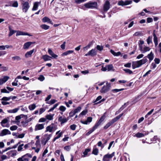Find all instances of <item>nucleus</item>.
Returning <instances> with one entry per match:
<instances>
[{
  "label": "nucleus",
  "instance_id": "obj_33",
  "mask_svg": "<svg viewBox=\"0 0 161 161\" xmlns=\"http://www.w3.org/2000/svg\"><path fill=\"white\" fill-rule=\"evenodd\" d=\"M39 2H36L34 3V5L32 9V10L33 11L36 10L38 6Z\"/></svg>",
  "mask_w": 161,
  "mask_h": 161
},
{
  "label": "nucleus",
  "instance_id": "obj_21",
  "mask_svg": "<svg viewBox=\"0 0 161 161\" xmlns=\"http://www.w3.org/2000/svg\"><path fill=\"white\" fill-rule=\"evenodd\" d=\"M48 53L49 55H51L52 57L54 58H56L58 57V56L54 53L52 50L50 49H48Z\"/></svg>",
  "mask_w": 161,
  "mask_h": 161
},
{
  "label": "nucleus",
  "instance_id": "obj_18",
  "mask_svg": "<svg viewBox=\"0 0 161 161\" xmlns=\"http://www.w3.org/2000/svg\"><path fill=\"white\" fill-rule=\"evenodd\" d=\"M24 117H25L26 119L27 118V115H25L24 114H20L19 115L16 116L15 117V119L17 120V123H19V120L21 118H22Z\"/></svg>",
  "mask_w": 161,
  "mask_h": 161
},
{
  "label": "nucleus",
  "instance_id": "obj_5",
  "mask_svg": "<svg viewBox=\"0 0 161 161\" xmlns=\"http://www.w3.org/2000/svg\"><path fill=\"white\" fill-rule=\"evenodd\" d=\"M52 136V134L48 135L47 134H45L44 135L43 138L41 141L42 144L43 145H46L48 141L50 140Z\"/></svg>",
  "mask_w": 161,
  "mask_h": 161
},
{
  "label": "nucleus",
  "instance_id": "obj_54",
  "mask_svg": "<svg viewBox=\"0 0 161 161\" xmlns=\"http://www.w3.org/2000/svg\"><path fill=\"white\" fill-rule=\"evenodd\" d=\"M18 128V127L16 125H13L12 126H11L10 128V129L11 130H16Z\"/></svg>",
  "mask_w": 161,
  "mask_h": 161
},
{
  "label": "nucleus",
  "instance_id": "obj_43",
  "mask_svg": "<svg viewBox=\"0 0 161 161\" xmlns=\"http://www.w3.org/2000/svg\"><path fill=\"white\" fill-rule=\"evenodd\" d=\"M41 27L42 29L46 30L48 29L49 28V26L45 24H43L41 25Z\"/></svg>",
  "mask_w": 161,
  "mask_h": 161
},
{
  "label": "nucleus",
  "instance_id": "obj_47",
  "mask_svg": "<svg viewBox=\"0 0 161 161\" xmlns=\"http://www.w3.org/2000/svg\"><path fill=\"white\" fill-rule=\"evenodd\" d=\"M10 99V97H4L2 98L1 100L3 101H9Z\"/></svg>",
  "mask_w": 161,
  "mask_h": 161
},
{
  "label": "nucleus",
  "instance_id": "obj_52",
  "mask_svg": "<svg viewBox=\"0 0 161 161\" xmlns=\"http://www.w3.org/2000/svg\"><path fill=\"white\" fill-rule=\"evenodd\" d=\"M81 109V108L79 106L76 109H75L74 111L76 114L79 112Z\"/></svg>",
  "mask_w": 161,
  "mask_h": 161
},
{
  "label": "nucleus",
  "instance_id": "obj_64",
  "mask_svg": "<svg viewBox=\"0 0 161 161\" xmlns=\"http://www.w3.org/2000/svg\"><path fill=\"white\" fill-rule=\"evenodd\" d=\"M45 111V109L44 108H42L40 109L39 110V114H42Z\"/></svg>",
  "mask_w": 161,
  "mask_h": 161
},
{
  "label": "nucleus",
  "instance_id": "obj_63",
  "mask_svg": "<svg viewBox=\"0 0 161 161\" xmlns=\"http://www.w3.org/2000/svg\"><path fill=\"white\" fill-rule=\"evenodd\" d=\"M70 127L71 129L74 130L75 129V128H76V125H75L73 124L72 125H71Z\"/></svg>",
  "mask_w": 161,
  "mask_h": 161
},
{
  "label": "nucleus",
  "instance_id": "obj_15",
  "mask_svg": "<svg viewBox=\"0 0 161 161\" xmlns=\"http://www.w3.org/2000/svg\"><path fill=\"white\" fill-rule=\"evenodd\" d=\"M53 125L54 124L53 123H52L51 125L47 126L46 128L45 132L47 131H49L50 132H52L53 129Z\"/></svg>",
  "mask_w": 161,
  "mask_h": 161
},
{
  "label": "nucleus",
  "instance_id": "obj_16",
  "mask_svg": "<svg viewBox=\"0 0 161 161\" xmlns=\"http://www.w3.org/2000/svg\"><path fill=\"white\" fill-rule=\"evenodd\" d=\"M60 132V130H59L56 132V134L58 135L53 138V142H55L57 139L59 138L61 136L63 133L62 132Z\"/></svg>",
  "mask_w": 161,
  "mask_h": 161
},
{
  "label": "nucleus",
  "instance_id": "obj_10",
  "mask_svg": "<svg viewBox=\"0 0 161 161\" xmlns=\"http://www.w3.org/2000/svg\"><path fill=\"white\" fill-rule=\"evenodd\" d=\"M110 3L108 1H106L103 6L104 11H107L110 8Z\"/></svg>",
  "mask_w": 161,
  "mask_h": 161
},
{
  "label": "nucleus",
  "instance_id": "obj_17",
  "mask_svg": "<svg viewBox=\"0 0 161 161\" xmlns=\"http://www.w3.org/2000/svg\"><path fill=\"white\" fill-rule=\"evenodd\" d=\"M9 77L7 76H4L3 78L0 79V85H2L4 83H5L8 80Z\"/></svg>",
  "mask_w": 161,
  "mask_h": 161
},
{
  "label": "nucleus",
  "instance_id": "obj_59",
  "mask_svg": "<svg viewBox=\"0 0 161 161\" xmlns=\"http://www.w3.org/2000/svg\"><path fill=\"white\" fill-rule=\"evenodd\" d=\"M75 114L74 110L72 111L69 113V116L70 117H73Z\"/></svg>",
  "mask_w": 161,
  "mask_h": 161
},
{
  "label": "nucleus",
  "instance_id": "obj_44",
  "mask_svg": "<svg viewBox=\"0 0 161 161\" xmlns=\"http://www.w3.org/2000/svg\"><path fill=\"white\" fill-rule=\"evenodd\" d=\"M123 70L126 73H128L129 74H132L133 72L129 69H124Z\"/></svg>",
  "mask_w": 161,
  "mask_h": 161
},
{
  "label": "nucleus",
  "instance_id": "obj_25",
  "mask_svg": "<svg viewBox=\"0 0 161 161\" xmlns=\"http://www.w3.org/2000/svg\"><path fill=\"white\" fill-rule=\"evenodd\" d=\"M42 21L43 22H47L50 24H52V22L50 19L46 17H44L42 19Z\"/></svg>",
  "mask_w": 161,
  "mask_h": 161
},
{
  "label": "nucleus",
  "instance_id": "obj_12",
  "mask_svg": "<svg viewBox=\"0 0 161 161\" xmlns=\"http://www.w3.org/2000/svg\"><path fill=\"white\" fill-rule=\"evenodd\" d=\"M11 133L10 131L8 130L4 129L1 131L0 133V136H3L7 135H10Z\"/></svg>",
  "mask_w": 161,
  "mask_h": 161
},
{
  "label": "nucleus",
  "instance_id": "obj_13",
  "mask_svg": "<svg viewBox=\"0 0 161 161\" xmlns=\"http://www.w3.org/2000/svg\"><path fill=\"white\" fill-rule=\"evenodd\" d=\"M68 119L66 118L65 117H63L61 116H60L58 119V120L61 122V125L66 122Z\"/></svg>",
  "mask_w": 161,
  "mask_h": 161
},
{
  "label": "nucleus",
  "instance_id": "obj_7",
  "mask_svg": "<svg viewBox=\"0 0 161 161\" xmlns=\"http://www.w3.org/2000/svg\"><path fill=\"white\" fill-rule=\"evenodd\" d=\"M114 153L113 152L111 154H107L105 155L103 158V161H110L114 155Z\"/></svg>",
  "mask_w": 161,
  "mask_h": 161
},
{
  "label": "nucleus",
  "instance_id": "obj_41",
  "mask_svg": "<svg viewBox=\"0 0 161 161\" xmlns=\"http://www.w3.org/2000/svg\"><path fill=\"white\" fill-rule=\"evenodd\" d=\"M17 33L16 34V36H20V35H25V33L23 31H16Z\"/></svg>",
  "mask_w": 161,
  "mask_h": 161
},
{
  "label": "nucleus",
  "instance_id": "obj_27",
  "mask_svg": "<svg viewBox=\"0 0 161 161\" xmlns=\"http://www.w3.org/2000/svg\"><path fill=\"white\" fill-rule=\"evenodd\" d=\"M154 54L152 52L147 55V58L149 59V61H151L153 59Z\"/></svg>",
  "mask_w": 161,
  "mask_h": 161
},
{
  "label": "nucleus",
  "instance_id": "obj_22",
  "mask_svg": "<svg viewBox=\"0 0 161 161\" xmlns=\"http://www.w3.org/2000/svg\"><path fill=\"white\" fill-rule=\"evenodd\" d=\"M42 58L45 61L51 60L52 57L47 55H45L42 56Z\"/></svg>",
  "mask_w": 161,
  "mask_h": 161
},
{
  "label": "nucleus",
  "instance_id": "obj_29",
  "mask_svg": "<svg viewBox=\"0 0 161 161\" xmlns=\"http://www.w3.org/2000/svg\"><path fill=\"white\" fill-rule=\"evenodd\" d=\"M144 136L145 135L144 134L138 132L135 135H134L133 136L134 137H136L138 138H140L144 137Z\"/></svg>",
  "mask_w": 161,
  "mask_h": 161
},
{
  "label": "nucleus",
  "instance_id": "obj_46",
  "mask_svg": "<svg viewBox=\"0 0 161 161\" xmlns=\"http://www.w3.org/2000/svg\"><path fill=\"white\" fill-rule=\"evenodd\" d=\"M103 47L102 46L97 45L96 46L97 49L99 51H102V50H103Z\"/></svg>",
  "mask_w": 161,
  "mask_h": 161
},
{
  "label": "nucleus",
  "instance_id": "obj_50",
  "mask_svg": "<svg viewBox=\"0 0 161 161\" xmlns=\"http://www.w3.org/2000/svg\"><path fill=\"white\" fill-rule=\"evenodd\" d=\"M90 151V149L89 148L86 149L85 150L84 152H83V154L84 155V156L87 155L88 153Z\"/></svg>",
  "mask_w": 161,
  "mask_h": 161
},
{
  "label": "nucleus",
  "instance_id": "obj_42",
  "mask_svg": "<svg viewBox=\"0 0 161 161\" xmlns=\"http://www.w3.org/2000/svg\"><path fill=\"white\" fill-rule=\"evenodd\" d=\"M124 90H125V89H124V88H121L120 89H112L111 90V91L114 92L116 93V92H117L119 91Z\"/></svg>",
  "mask_w": 161,
  "mask_h": 161
},
{
  "label": "nucleus",
  "instance_id": "obj_48",
  "mask_svg": "<svg viewBox=\"0 0 161 161\" xmlns=\"http://www.w3.org/2000/svg\"><path fill=\"white\" fill-rule=\"evenodd\" d=\"M59 109L62 112H64L66 110V108L63 106H61L59 107Z\"/></svg>",
  "mask_w": 161,
  "mask_h": 161
},
{
  "label": "nucleus",
  "instance_id": "obj_57",
  "mask_svg": "<svg viewBox=\"0 0 161 161\" xmlns=\"http://www.w3.org/2000/svg\"><path fill=\"white\" fill-rule=\"evenodd\" d=\"M24 145L23 144H22L19 145L18 148V151L19 152L21 151L23 149L22 147Z\"/></svg>",
  "mask_w": 161,
  "mask_h": 161
},
{
  "label": "nucleus",
  "instance_id": "obj_53",
  "mask_svg": "<svg viewBox=\"0 0 161 161\" xmlns=\"http://www.w3.org/2000/svg\"><path fill=\"white\" fill-rule=\"evenodd\" d=\"M1 92L4 93H9V92L5 88H3L1 89Z\"/></svg>",
  "mask_w": 161,
  "mask_h": 161
},
{
  "label": "nucleus",
  "instance_id": "obj_38",
  "mask_svg": "<svg viewBox=\"0 0 161 161\" xmlns=\"http://www.w3.org/2000/svg\"><path fill=\"white\" fill-rule=\"evenodd\" d=\"M133 36H141L143 35V34L141 31H137L134 34Z\"/></svg>",
  "mask_w": 161,
  "mask_h": 161
},
{
  "label": "nucleus",
  "instance_id": "obj_20",
  "mask_svg": "<svg viewBox=\"0 0 161 161\" xmlns=\"http://www.w3.org/2000/svg\"><path fill=\"white\" fill-rule=\"evenodd\" d=\"M8 122V119L5 118L3 119L1 122V124L3 127H7L5 124L7 123Z\"/></svg>",
  "mask_w": 161,
  "mask_h": 161
},
{
  "label": "nucleus",
  "instance_id": "obj_36",
  "mask_svg": "<svg viewBox=\"0 0 161 161\" xmlns=\"http://www.w3.org/2000/svg\"><path fill=\"white\" fill-rule=\"evenodd\" d=\"M17 152L16 150H12L8 152V153H11V157H13L17 155Z\"/></svg>",
  "mask_w": 161,
  "mask_h": 161
},
{
  "label": "nucleus",
  "instance_id": "obj_1",
  "mask_svg": "<svg viewBox=\"0 0 161 161\" xmlns=\"http://www.w3.org/2000/svg\"><path fill=\"white\" fill-rule=\"evenodd\" d=\"M147 61V60L146 57H144L142 59L136 61H133L132 63V67L133 69L138 68L142 65L145 64Z\"/></svg>",
  "mask_w": 161,
  "mask_h": 161
},
{
  "label": "nucleus",
  "instance_id": "obj_39",
  "mask_svg": "<svg viewBox=\"0 0 161 161\" xmlns=\"http://www.w3.org/2000/svg\"><path fill=\"white\" fill-rule=\"evenodd\" d=\"M36 105L35 104H33L30 105L29 106V108L30 110H32L36 108Z\"/></svg>",
  "mask_w": 161,
  "mask_h": 161
},
{
  "label": "nucleus",
  "instance_id": "obj_4",
  "mask_svg": "<svg viewBox=\"0 0 161 161\" xmlns=\"http://www.w3.org/2000/svg\"><path fill=\"white\" fill-rule=\"evenodd\" d=\"M21 4L22 6L23 11L25 13L26 12L30 7L29 3L28 2H25L22 0L21 2Z\"/></svg>",
  "mask_w": 161,
  "mask_h": 161
},
{
  "label": "nucleus",
  "instance_id": "obj_3",
  "mask_svg": "<svg viewBox=\"0 0 161 161\" xmlns=\"http://www.w3.org/2000/svg\"><path fill=\"white\" fill-rule=\"evenodd\" d=\"M32 155L29 153H27L17 159L18 161H29V158L32 157Z\"/></svg>",
  "mask_w": 161,
  "mask_h": 161
},
{
  "label": "nucleus",
  "instance_id": "obj_51",
  "mask_svg": "<svg viewBox=\"0 0 161 161\" xmlns=\"http://www.w3.org/2000/svg\"><path fill=\"white\" fill-rule=\"evenodd\" d=\"M38 80L41 81H43L45 79V77L42 75H40L38 78Z\"/></svg>",
  "mask_w": 161,
  "mask_h": 161
},
{
  "label": "nucleus",
  "instance_id": "obj_19",
  "mask_svg": "<svg viewBox=\"0 0 161 161\" xmlns=\"http://www.w3.org/2000/svg\"><path fill=\"white\" fill-rule=\"evenodd\" d=\"M34 49H32L31 51L27 52L25 53V56L26 58H28L31 56L32 54L33 53Z\"/></svg>",
  "mask_w": 161,
  "mask_h": 161
},
{
  "label": "nucleus",
  "instance_id": "obj_6",
  "mask_svg": "<svg viewBox=\"0 0 161 161\" xmlns=\"http://www.w3.org/2000/svg\"><path fill=\"white\" fill-rule=\"evenodd\" d=\"M85 7L87 8H95L97 6V3L96 2H89L84 4Z\"/></svg>",
  "mask_w": 161,
  "mask_h": 161
},
{
  "label": "nucleus",
  "instance_id": "obj_49",
  "mask_svg": "<svg viewBox=\"0 0 161 161\" xmlns=\"http://www.w3.org/2000/svg\"><path fill=\"white\" fill-rule=\"evenodd\" d=\"M152 37L151 36H149L148 38L147 39V43L148 44H149L150 43L152 42Z\"/></svg>",
  "mask_w": 161,
  "mask_h": 161
},
{
  "label": "nucleus",
  "instance_id": "obj_32",
  "mask_svg": "<svg viewBox=\"0 0 161 161\" xmlns=\"http://www.w3.org/2000/svg\"><path fill=\"white\" fill-rule=\"evenodd\" d=\"M150 50V48L149 47H145L143 48L142 50V53H144L146 52L149 51Z\"/></svg>",
  "mask_w": 161,
  "mask_h": 161
},
{
  "label": "nucleus",
  "instance_id": "obj_28",
  "mask_svg": "<svg viewBox=\"0 0 161 161\" xmlns=\"http://www.w3.org/2000/svg\"><path fill=\"white\" fill-rule=\"evenodd\" d=\"M73 50H69L63 53L62 54L61 56H66L69 54L72 53L73 52Z\"/></svg>",
  "mask_w": 161,
  "mask_h": 161
},
{
  "label": "nucleus",
  "instance_id": "obj_61",
  "mask_svg": "<svg viewBox=\"0 0 161 161\" xmlns=\"http://www.w3.org/2000/svg\"><path fill=\"white\" fill-rule=\"evenodd\" d=\"M100 125V124H99L98 122H97L96 123L95 125H94V126L92 127V128L95 130L97 128L98 126Z\"/></svg>",
  "mask_w": 161,
  "mask_h": 161
},
{
  "label": "nucleus",
  "instance_id": "obj_30",
  "mask_svg": "<svg viewBox=\"0 0 161 161\" xmlns=\"http://www.w3.org/2000/svg\"><path fill=\"white\" fill-rule=\"evenodd\" d=\"M9 33L8 34L9 36H11L15 33L16 32V31L12 30L10 27H9Z\"/></svg>",
  "mask_w": 161,
  "mask_h": 161
},
{
  "label": "nucleus",
  "instance_id": "obj_62",
  "mask_svg": "<svg viewBox=\"0 0 161 161\" xmlns=\"http://www.w3.org/2000/svg\"><path fill=\"white\" fill-rule=\"evenodd\" d=\"M105 118V117L104 116H102L97 122H98L99 124H101V122L104 120Z\"/></svg>",
  "mask_w": 161,
  "mask_h": 161
},
{
  "label": "nucleus",
  "instance_id": "obj_2",
  "mask_svg": "<svg viewBox=\"0 0 161 161\" xmlns=\"http://www.w3.org/2000/svg\"><path fill=\"white\" fill-rule=\"evenodd\" d=\"M111 88V84L110 83L107 82L106 83V85L104 86L100 92L101 93H105L108 92L110 89Z\"/></svg>",
  "mask_w": 161,
  "mask_h": 161
},
{
  "label": "nucleus",
  "instance_id": "obj_56",
  "mask_svg": "<svg viewBox=\"0 0 161 161\" xmlns=\"http://www.w3.org/2000/svg\"><path fill=\"white\" fill-rule=\"evenodd\" d=\"M46 121V118H42L39 119L38 122H40V123L44 122H45Z\"/></svg>",
  "mask_w": 161,
  "mask_h": 161
},
{
  "label": "nucleus",
  "instance_id": "obj_23",
  "mask_svg": "<svg viewBox=\"0 0 161 161\" xmlns=\"http://www.w3.org/2000/svg\"><path fill=\"white\" fill-rule=\"evenodd\" d=\"M107 70L108 71H114V68L112 64H110L107 65Z\"/></svg>",
  "mask_w": 161,
  "mask_h": 161
},
{
  "label": "nucleus",
  "instance_id": "obj_60",
  "mask_svg": "<svg viewBox=\"0 0 161 161\" xmlns=\"http://www.w3.org/2000/svg\"><path fill=\"white\" fill-rule=\"evenodd\" d=\"M18 6V4L17 1H15L13 3L12 6L14 7H17Z\"/></svg>",
  "mask_w": 161,
  "mask_h": 161
},
{
  "label": "nucleus",
  "instance_id": "obj_24",
  "mask_svg": "<svg viewBox=\"0 0 161 161\" xmlns=\"http://www.w3.org/2000/svg\"><path fill=\"white\" fill-rule=\"evenodd\" d=\"M54 115V114H47L45 116L46 119H47L48 120H53V117Z\"/></svg>",
  "mask_w": 161,
  "mask_h": 161
},
{
  "label": "nucleus",
  "instance_id": "obj_58",
  "mask_svg": "<svg viewBox=\"0 0 161 161\" xmlns=\"http://www.w3.org/2000/svg\"><path fill=\"white\" fill-rule=\"evenodd\" d=\"M86 0H75V2L78 4H80L81 3L84 2Z\"/></svg>",
  "mask_w": 161,
  "mask_h": 161
},
{
  "label": "nucleus",
  "instance_id": "obj_11",
  "mask_svg": "<svg viewBox=\"0 0 161 161\" xmlns=\"http://www.w3.org/2000/svg\"><path fill=\"white\" fill-rule=\"evenodd\" d=\"M45 124H37L35 126L34 130L35 131H37L42 130L44 128V125Z\"/></svg>",
  "mask_w": 161,
  "mask_h": 161
},
{
  "label": "nucleus",
  "instance_id": "obj_26",
  "mask_svg": "<svg viewBox=\"0 0 161 161\" xmlns=\"http://www.w3.org/2000/svg\"><path fill=\"white\" fill-rule=\"evenodd\" d=\"M111 53L114 55V56H119L121 54V53L120 52H118L117 53L115 52L114 50H111L110 51Z\"/></svg>",
  "mask_w": 161,
  "mask_h": 161
},
{
  "label": "nucleus",
  "instance_id": "obj_45",
  "mask_svg": "<svg viewBox=\"0 0 161 161\" xmlns=\"http://www.w3.org/2000/svg\"><path fill=\"white\" fill-rule=\"evenodd\" d=\"M56 102H57V101L55 99H51L49 102H47L46 103L51 105L54 103Z\"/></svg>",
  "mask_w": 161,
  "mask_h": 161
},
{
  "label": "nucleus",
  "instance_id": "obj_55",
  "mask_svg": "<svg viewBox=\"0 0 161 161\" xmlns=\"http://www.w3.org/2000/svg\"><path fill=\"white\" fill-rule=\"evenodd\" d=\"M112 124L110 123V122H109L104 127V128L105 129H107Z\"/></svg>",
  "mask_w": 161,
  "mask_h": 161
},
{
  "label": "nucleus",
  "instance_id": "obj_35",
  "mask_svg": "<svg viewBox=\"0 0 161 161\" xmlns=\"http://www.w3.org/2000/svg\"><path fill=\"white\" fill-rule=\"evenodd\" d=\"M119 119L118 118L117 116L115 117V118L112 119L111 121L109 122L111 123L112 125L114 123H115L116 121H117L118 120H119Z\"/></svg>",
  "mask_w": 161,
  "mask_h": 161
},
{
  "label": "nucleus",
  "instance_id": "obj_9",
  "mask_svg": "<svg viewBox=\"0 0 161 161\" xmlns=\"http://www.w3.org/2000/svg\"><path fill=\"white\" fill-rule=\"evenodd\" d=\"M97 54V50L96 49H92L91 50L89 51L88 53L86 54L85 56H87L88 55L91 56H94L96 55Z\"/></svg>",
  "mask_w": 161,
  "mask_h": 161
},
{
  "label": "nucleus",
  "instance_id": "obj_8",
  "mask_svg": "<svg viewBox=\"0 0 161 161\" xmlns=\"http://www.w3.org/2000/svg\"><path fill=\"white\" fill-rule=\"evenodd\" d=\"M132 2V0H126L125 1L121 0L119 1L118 4L119 6H123L130 4Z\"/></svg>",
  "mask_w": 161,
  "mask_h": 161
},
{
  "label": "nucleus",
  "instance_id": "obj_34",
  "mask_svg": "<svg viewBox=\"0 0 161 161\" xmlns=\"http://www.w3.org/2000/svg\"><path fill=\"white\" fill-rule=\"evenodd\" d=\"M98 153V149L97 148H93L92 153L95 155H97Z\"/></svg>",
  "mask_w": 161,
  "mask_h": 161
},
{
  "label": "nucleus",
  "instance_id": "obj_14",
  "mask_svg": "<svg viewBox=\"0 0 161 161\" xmlns=\"http://www.w3.org/2000/svg\"><path fill=\"white\" fill-rule=\"evenodd\" d=\"M34 43H35V42H26L24 44L23 48L25 49H27L32 44H34Z\"/></svg>",
  "mask_w": 161,
  "mask_h": 161
},
{
  "label": "nucleus",
  "instance_id": "obj_31",
  "mask_svg": "<svg viewBox=\"0 0 161 161\" xmlns=\"http://www.w3.org/2000/svg\"><path fill=\"white\" fill-rule=\"evenodd\" d=\"M12 59L14 61H19L21 60V58L18 56H15L12 57Z\"/></svg>",
  "mask_w": 161,
  "mask_h": 161
},
{
  "label": "nucleus",
  "instance_id": "obj_37",
  "mask_svg": "<svg viewBox=\"0 0 161 161\" xmlns=\"http://www.w3.org/2000/svg\"><path fill=\"white\" fill-rule=\"evenodd\" d=\"M22 125L24 127H25L28 125V122L27 120L23 121L21 122Z\"/></svg>",
  "mask_w": 161,
  "mask_h": 161
},
{
  "label": "nucleus",
  "instance_id": "obj_40",
  "mask_svg": "<svg viewBox=\"0 0 161 161\" xmlns=\"http://www.w3.org/2000/svg\"><path fill=\"white\" fill-rule=\"evenodd\" d=\"M153 41L154 42H157L158 41V38L156 36V34H155V30H154L153 33Z\"/></svg>",
  "mask_w": 161,
  "mask_h": 161
}]
</instances>
